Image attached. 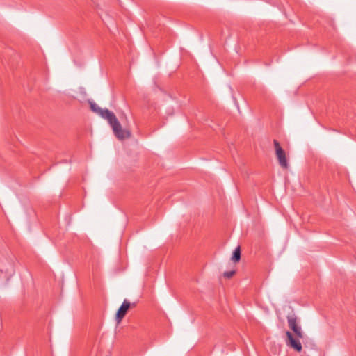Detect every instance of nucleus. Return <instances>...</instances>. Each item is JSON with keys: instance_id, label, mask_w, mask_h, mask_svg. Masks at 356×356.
I'll return each instance as SVG.
<instances>
[{"instance_id": "f257e3e1", "label": "nucleus", "mask_w": 356, "mask_h": 356, "mask_svg": "<svg viewBox=\"0 0 356 356\" xmlns=\"http://www.w3.org/2000/svg\"><path fill=\"white\" fill-rule=\"evenodd\" d=\"M91 110L100 115L102 118L106 120L111 127L114 135L119 140H124L131 137V132L127 129H122L120 123L115 114L108 109H102L94 102L90 103Z\"/></svg>"}, {"instance_id": "f03ea898", "label": "nucleus", "mask_w": 356, "mask_h": 356, "mask_svg": "<svg viewBox=\"0 0 356 356\" xmlns=\"http://www.w3.org/2000/svg\"><path fill=\"white\" fill-rule=\"evenodd\" d=\"M273 145L275 151V155L278 160L279 165L284 169L289 168L288 159L284 150L281 147L280 143L277 140H273Z\"/></svg>"}, {"instance_id": "7ed1b4c3", "label": "nucleus", "mask_w": 356, "mask_h": 356, "mask_svg": "<svg viewBox=\"0 0 356 356\" xmlns=\"http://www.w3.org/2000/svg\"><path fill=\"white\" fill-rule=\"evenodd\" d=\"M289 327L293 331L298 338H303V332L301 327L298 325L297 317L296 315H289L287 316Z\"/></svg>"}, {"instance_id": "20e7f679", "label": "nucleus", "mask_w": 356, "mask_h": 356, "mask_svg": "<svg viewBox=\"0 0 356 356\" xmlns=\"http://www.w3.org/2000/svg\"><path fill=\"white\" fill-rule=\"evenodd\" d=\"M131 306L135 307L136 303L131 305V303L127 300H124L123 301L116 314V321L118 323L121 322Z\"/></svg>"}, {"instance_id": "39448f33", "label": "nucleus", "mask_w": 356, "mask_h": 356, "mask_svg": "<svg viewBox=\"0 0 356 356\" xmlns=\"http://www.w3.org/2000/svg\"><path fill=\"white\" fill-rule=\"evenodd\" d=\"M286 334L287 337V340H286L287 346L293 348L297 352H301L302 347V345H301V343L300 342V341L298 339H296L293 337V334L289 331H287L286 332Z\"/></svg>"}, {"instance_id": "423d86ee", "label": "nucleus", "mask_w": 356, "mask_h": 356, "mask_svg": "<svg viewBox=\"0 0 356 356\" xmlns=\"http://www.w3.org/2000/svg\"><path fill=\"white\" fill-rule=\"evenodd\" d=\"M241 259V248L240 247H237L233 252V255L232 257V260L236 263L238 262Z\"/></svg>"}, {"instance_id": "0eeeda50", "label": "nucleus", "mask_w": 356, "mask_h": 356, "mask_svg": "<svg viewBox=\"0 0 356 356\" xmlns=\"http://www.w3.org/2000/svg\"><path fill=\"white\" fill-rule=\"evenodd\" d=\"M235 274V270L226 271L223 273V275L226 278H231Z\"/></svg>"}]
</instances>
